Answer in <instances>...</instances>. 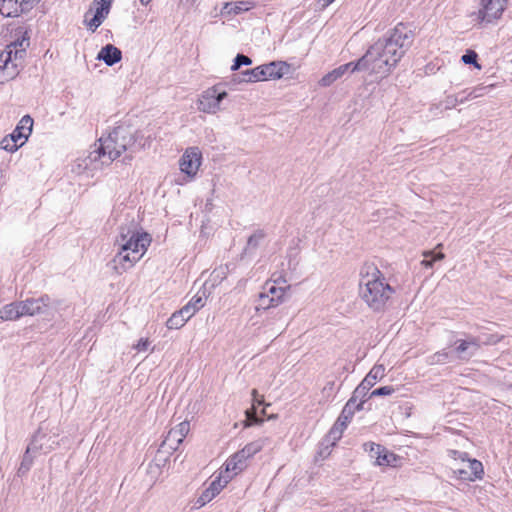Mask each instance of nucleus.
<instances>
[{
    "mask_svg": "<svg viewBox=\"0 0 512 512\" xmlns=\"http://www.w3.org/2000/svg\"><path fill=\"white\" fill-rule=\"evenodd\" d=\"M150 142L151 135L145 137L131 126L119 125L107 137H101L98 143L91 146L85 158L78 159V167L83 170L101 168L111 164L125 151L135 153L149 147Z\"/></svg>",
    "mask_w": 512,
    "mask_h": 512,
    "instance_id": "f257e3e1",
    "label": "nucleus"
},
{
    "mask_svg": "<svg viewBox=\"0 0 512 512\" xmlns=\"http://www.w3.org/2000/svg\"><path fill=\"white\" fill-rule=\"evenodd\" d=\"M412 42V31L404 24H398L387 36L372 44L364 54L368 73L388 75L396 67Z\"/></svg>",
    "mask_w": 512,
    "mask_h": 512,
    "instance_id": "f03ea898",
    "label": "nucleus"
},
{
    "mask_svg": "<svg viewBox=\"0 0 512 512\" xmlns=\"http://www.w3.org/2000/svg\"><path fill=\"white\" fill-rule=\"evenodd\" d=\"M150 243V235L139 232L136 223L132 222L127 227L121 226L116 239L119 250L110 262L112 269L121 275L132 268L143 257Z\"/></svg>",
    "mask_w": 512,
    "mask_h": 512,
    "instance_id": "7ed1b4c3",
    "label": "nucleus"
},
{
    "mask_svg": "<svg viewBox=\"0 0 512 512\" xmlns=\"http://www.w3.org/2000/svg\"><path fill=\"white\" fill-rule=\"evenodd\" d=\"M395 290L384 274L373 264H366L360 271L359 295L373 311L384 310Z\"/></svg>",
    "mask_w": 512,
    "mask_h": 512,
    "instance_id": "20e7f679",
    "label": "nucleus"
},
{
    "mask_svg": "<svg viewBox=\"0 0 512 512\" xmlns=\"http://www.w3.org/2000/svg\"><path fill=\"white\" fill-rule=\"evenodd\" d=\"M29 46V38L25 36L22 39L10 43L0 53V82H6L14 79L19 68L22 67L26 48Z\"/></svg>",
    "mask_w": 512,
    "mask_h": 512,
    "instance_id": "39448f33",
    "label": "nucleus"
},
{
    "mask_svg": "<svg viewBox=\"0 0 512 512\" xmlns=\"http://www.w3.org/2000/svg\"><path fill=\"white\" fill-rule=\"evenodd\" d=\"M269 441L268 438H259L246 444L243 449L233 454L225 463L226 472H232L233 475H237L239 472L244 470L247 466L246 462L248 459L253 457L255 454L260 452Z\"/></svg>",
    "mask_w": 512,
    "mask_h": 512,
    "instance_id": "423d86ee",
    "label": "nucleus"
},
{
    "mask_svg": "<svg viewBox=\"0 0 512 512\" xmlns=\"http://www.w3.org/2000/svg\"><path fill=\"white\" fill-rule=\"evenodd\" d=\"M508 0H480L478 11L473 13L481 24H490L498 20L506 9Z\"/></svg>",
    "mask_w": 512,
    "mask_h": 512,
    "instance_id": "0eeeda50",
    "label": "nucleus"
},
{
    "mask_svg": "<svg viewBox=\"0 0 512 512\" xmlns=\"http://www.w3.org/2000/svg\"><path fill=\"white\" fill-rule=\"evenodd\" d=\"M46 437V434L43 433V428L40 427L36 433L33 435L30 444L28 445L25 454L23 456L20 470L25 469L28 470L32 465L34 454L41 451L43 453H49L55 448L56 442L53 441L52 444L42 443V439Z\"/></svg>",
    "mask_w": 512,
    "mask_h": 512,
    "instance_id": "6e6552de",
    "label": "nucleus"
},
{
    "mask_svg": "<svg viewBox=\"0 0 512 512\" xmlns=\"http://www.w3.org/2000/svg\"><path fill=\"white\" fill-rule=\"evenodd\" d=\"M21 314L23 316L35 315H49L53 316V307L51 306L50 298L45 295L39 298H28L24 301H19Z\"/></svg>",
    "mask_w": 512,
    "mask_h": 512,
    "instance_id": "1a4fd4ad",
    "label": "nucleus"
},
{
    "mask_svg": "<svg viewBox=\"0 0 512 512\" xmlns=\"http://www.w3.org/2000/svg\"><path fill=\"white\" fill-rule=\"evenodd\" d=\"M227 97L226 91H218L216 86L205 90L198 100V110L215 114L220 110V103Z\"/></svg>",
    "mask_w": 512,
    "mask_h": 512,
    "instance_id": "9d476101",
    "label": "nucleus"
},
{
    "mask_svg": "<svg viewBox=\"0 0 512 512\" xmlns=\"http://www.w3.org/2000/svg\"><path fill=\"white\" fill-rule=\"evenodd\" d=\"M113 0H94L92 5L95 9L91 18L89 15L92 13V8L85 13L84 23L89 30L95 32L96 29L103 23L108 16Z\"/></svg>",
    "mask_w": 512,
    "mask_h": 512,
    "instance_id": "9b49d317",
    "label": "nucleus"
},
{
    "mask_svg": "<svg viewBox=\"0 0 512 512\" xmlns=\"http://www.w3.org/2000/svg\"><path fill=\"white\" fill-rule=\"evenodd\" d=\"M190 430L188 421H183L169 430L165 439L161 443L160 449L167 453L177 450Z\"/></svg>",
    "mask_w": 512,
    "mask_h": 512,
    "instance_id": "f8f14e48",
    "label": "nucleus"
},
{
    "mask_svg": "<svg viewBox=\"0 0 512 512\" xmlns=\"http://www.w3.org/2000/svg\"><path fill=\"white\" fill-rule=\"evenodd\" d=\"M357 410L358 409H356L355 405H353L352 403L347 402L345 404L337 421L332 426L327 435V439L328 441H332V445H334L336 441H338L342 437L344 430L346 429L348 423L351 421L355 411Z\"/></svg>",
    "mask_w": 512,
    "mask_h": 512,
    "instance_id": "ddd939ff",
    "label": "nucleus"
},
{
    "mask_svg": "<svg viewBox=\"0 0 512 512\" xmlns=\"http://www.w3.org/2000/svg\"><path fill=\"white\" fill-rule=\"evenodd\" d=\"M202 153L198 147H189L180 158V170L189 177H194L201 165Z\"/></svg>",
    "mask_w": 512,
    "mask_h": 512,
    "instance_id": "4468645a",
    "label": "nucleus"
},
{
    "mask_svg": "<svg viewBox=\"0 0 512 512\" xmlns=\"http://www.w3.org/2000/svg\"><path fill=\"white\" fill-rule=\"evenodd\" d=\"M458 478L465 481H475L476 479H481L484 470L483 465L480 461L476 459H469L464 468L458 469L455 471Z\"/></svg>",
    "mask_w": 512,
    "mask_h": 512,
    "instance_id": "2eb2a0df",
    "label": "nucleus"
},
{
    "mask_svg": "<svg viewBox=\"0 0 512 512\" xmlns=\"http://www.w3.org/2000/svg\"><path fill=\"white\" fill-rule=\"evenodd\" d=\"M455 344L457 345L455 351L461 359H468L472 357L480 348L479 338L473 336L457 340Z\"/></svg>",
    "mask_w": 512,
    "mask_h": 512,
    "instance_id": "dca6fc26",
    "label": "nucleus"
},
{
    "mask_svg": "<svg viewBox=\"0 0 512 512\" xmlns=\"http://www.w3.org/2000/svg\"><path fill=\"white\" fill-rule=\"evenodd\" d=\"M33 119L29 115H25L22 117L16 128L13 130L11 134V138L18 143V145L23 146L29 135L32 132Z\"/></svg>",
    "mask_w": 512,
    "mask_h": 512,
    "instance_id": "f3484780",
    "label": "nucleus"
},
{
    "mask_svg": "<svg viewBox=\"0 0 512 512\" xmlns=\"http://www.w3.org/2000/svg\"><path fill=\"white\" fill-rule=\"evenodd\" d=\"M227 483V478L223 480L221 476H218L215 480L212 481L210 486L202 492L196 503L199 506H203L210 502L216 495L220 493V491L226 486Z\"/></svg>",
    "mask_w": 512,
    "mask_h": 512,
    "instance_id": "a211bd4d",
    "label": "nucleus"
},
{
    "mask_svg": "<svg viewBox=\"0 0 512 512\" xmlns=\"http://www.w3.org/2000/svg\"><path fill=\"white\" fill-rule=\"evenodd\" d=\"M265 79H280L290 72V65L284 61H273L263 65Z\"/></svg>",
    "mask_w": 512,
    "mask_h": 512,
    "instance_id": "6ab92c4d",
    "label": "nucleus"
},
{
    "mask_svg": "<svg viewBox=\"0 0 512 512\" xmlns=\"http://www.w3.org/2000/svg\"><path fill=\"white\" fill-rule=\"evenodd\" d=\"M97 59L104 61L108 66H113L122 59V52L119 48L112 44H107L101 48Z\"/></svg>",
    "mask_w": 512,
    "mask_h": 512,
    "instance_id": "aec40b11",
    "label": "nucleus"
},
{
    "mask_svg": "<svg viewBox=\"0 0 512 512\" xmlns=\"http://www.w3.org/2000/svg\"><path fill=\"white\" fill-rule=\"evenodd\" d=\"M265 79V72L263 65H260L258 67H255L253 69H248L245 71H242L239 75L235 76L233 78L234 82L241 83H253L258 81H264Z\"/></svg>",
    "mask_w": 512,
    "mask_h": 512,
    "instance_id": "412c9836",
    "label": "nucleus"
},
{
    "mask_svg": "<svg viewBox=\"0 0 512 512\" xmlns=\"http://www.w3.org/2000/svg\"><path fill=\"white\" fill-rule=\"evenodd\" d=\"M280 280L281 277H279L276 280H269L262 287V291L268 294L270 298L273 297V300H277L278 305H280L283 302L284 295L287 289V287L278 286Z\"/></svg>",
    "mask_w": 512,
    "mask_h": 512,
    "instance_id": "4be33fe9",
    "label": "nucleus"
},
{
    "mask_svg": "<svg viewBox=\"0 0 512 512\" xmlns=\"http://www.w3.org/2000/svg\"><path fill=\"white\" fill-rule=\"evenodd\" d=\"M254 7L251 1H236L225 3L221 9V15H238L242 12L249 11Z\"/></svg>",
    "mask_w": 512,
    "mask_h": 512,
    "instance_id": "5701e85b",
    "label": "nucleus"
},
{
    "mask_svg": "<svg viewBox=\"0 0 512 512\" xmlns=\"http://www.w3.org/2000/svg\"><path fill=\"white\" fill-rule=\"evenodd\" d=\"M0 13L5 17H17L24 11L20 0H0Z\"/></svg>",
    "mask_w": 512,
    "mask_h": 512,
    "instance_id": "b1692460",
    "label": "nucleus"
},
{
    "mask_svg": "<svg viewBox=\"0 0 512 512\" xmlns=\"http://www.w3.org/2000/svg\"><path fill=\"white\" fill-rule=\"evenodd\" d=\"M22 317L19 301L4 305L0 309V319L2 321H14Z\"/></svg>",
    "mask_w": 512,
    "mask_h": 512,
    "instance_id": "393cba45",
    "label": "nucleus"
},
{
    "mask_svg": "<svg viewBox=\"0 0 512 512\" xmlns=\"http://www.w3.org/2000/svg\"><path fill=\"white\" fill-rule=\"evenodd\" d=\"M205 302V291H203L201 294L198 292L185 306L182 307L184 309V314H188L190 317H192L199 309L204 307Z\"/></svg>",
    "mask_w": 512,
    "mask_h": 512,
    "instance_id": "a878e982",
    "label": "nucleus"
},
{
    "mask_svg": "<svg viewBox=\"0 0 512 512\" xmlns=\"http://www.w3.org/2000/svg\"><path fill=\"white\" fill-rule=\"evenodd\" d=\"M265 238L266 233L263 229H257L256 231H254V233L250 235L247 240L246 246L244 248V253H254L259 248V246L261 245Z\"/></svg>",
    "mask_w": 512,
    "mask_h": 512,
    "instance_id": "bb28decb",
    "label": "nucleus"
},
{
    "mask_svg": "<svg viewBox=\"0 0 512 512\" xmlns=\"http://www.w3.org/2000/svg\"><path fill=\"white\" fill-rule=\"evenodd\" d=\"M369 390L370 388L361 382L354 390L352 397L348 400V402L355 405L356 409H362Z\"/></svg>",
    "mask_w": 512,
    "mask_h": 512,
    "instance_id": "cd10ccee",
    "label": "nucleus"
},
{
    "mask_svg": "<svg viewBox=\"0 0 512 512\" xmlns=\"http://www.w3.org/2000/svg\"><path fill=\"white\" fill-rule=\"evenodd\" d=\"M190 318L188 314H184V309L181 308L171 315L166 322V326L168 329H179L183 327Z\"/></svg>",
    "mask_w": 512,
    "mask_h": 512,
    "instance_id": "c85d7f7f",
    "label": "nucleus"
},
{
    "mask_svg": "<svg viewBox=\"0 0 512 512\" xmlns=\"http://www.w3.org/2000/svg\"><path fill=\"white\" fill-rule=\"evenodd\" d=\"M385 375V368L383 365H375L369 373L365 376L362 382L368 386V388H372L378 380L382 379Z\"/></svg>",
    "mask_w": 512,
    "mask_h": 512,
    "instance_id": "c756f323",
    "label": "nucleus"
},
{
    "mask_svg": "<svg viewBox=\"0 0 512 512\" xmlns=\"http://www.w3.org/2000/svg\"><path fill=\"white\" fill-rule=\"evenodd\" d=\"M274 298H270L268 294L261 291L256 300L255 310L256 312L266 311L270 308L277 307V300H273Z\"/></svg>",
    "mask_w": 512,
    "mask_h": 512,
    "instance_id": "7c9ffc66",
    "label": "nucleus"
},
{
    "mask_svg": "<svg viewBox=\"0 0 512 512\" xmlns=\"http://www.w3.org/2000/svg\"><path fill=\"white\" fill-rule=\"evenodd\" d=\"M339 67L342 68L344 75L347 72H350V73L363 72V71L368 72L366 58L364 57V55L360 59H358L356 62L352 61V62L343 64V65H340Z\"/></svg>",
    "mask_w": 512,
    "mask_h": 512,
    "instance_id": "2f4dec72",
    "label": "nucleus"
},
{
    "mask_svg": "<svg viewBox=\"0 0 512 512\" xmlns=\"http://www.w3.org/2000/svg\"><path fill=\"white\" fill-rule=\"evenodd\" d=\"M344 76L343 70L340 67L333 69L332 71L325 74L320 80L319 85L322 87H329L335 81Z\"/></svg>",
    "mask_w": 512,
    "mask_h": 512,
    "instance_id": "473e14b6",
    "label": "nucleus"
},
{
    "mask_svg": "<svg viewBox=\"0 0 512 512\" xmlns=\"http://www.w3.org/2000/svg\"><path fill=\"white\" fill-rule=\"evenodd\" d=\"M423 256L424 259L421 261V264L426 268H432L435 261H439L445 258L444 253H435V251H425L423 252Z\"/></svg>",
    "mask_w": 512,
    "mask_h": 512,
    "instance_id": "72a5a7b5",
    "label": "nucleus"
},
{
    "mask_svg": "<svg viewBox=\"0 0 512 512\" xmlns=\"http://www.w3.org/2000/svg\"><path fill=\"white\" fill-rule=\"evenodd\" d=\"M395 461H396L395 454L388 452L384 448V452L380 453L379 456H376L375 463L379 466H392Z\"/></svg>",
    "mask_w": 512,
    "mask_h": 512,
    "instance_id": "f704fd0d",
    "label": "nucleus"
},
{
    "mask_svg": "<svg viewBox=\"0 0 512 512\" xmlns=\"http://www.w3.org/2000/svg\"><path fill=\"white\" fill-rule=\"evenodd\" d=\"M20 148V145L16 141H14L10 135L5 136L0 141V149H3L8 152H15Z\"/></svg>",
    "mask_w": 512,
    "mask_h": 512,
    "instance_id": "c9c22d12",
    "label": "nucleus"
},
{
    "mask_svg": "<svg viewBox=\"0 0 512 512\" xmlns=\"http://www.w3.org/2000/svg\"><path fill=\"white\" fill-rule=\"evenodd\" d=\"M364 449H365V451H367L369 453V456L371 458H374L375 460H376V456H379L380 453L384 452L383 446L373 443V442L365 443Z\"/></svg>",
    "mask_w": 512,
    "mask_h": 512,
    "instance_id": "e433bc0d",
    "label": "nucleus"
},
{
    "mask_svg": "<svg viewBox=\"0 0 512 512\" xmlns=\"http://www.w3.org/2000/svg\"><path fill=\"white\" fill-rule=\"evenodd\" d=\"M252 64L251 58L244 54H237L234 63L231 66L232 71H237L242 65H250Z\"/></svg>",
    "mask_w": 512,
    "mask_h": 512,
    "instance_id": "4c0bfd02",
    "label": "nucleus"
},
{
    "mask_svg": "<svg viewBox=\"0 0 512 512\" xmlns=\"http://www.w3.org/2000/svg\"><path fill=\"white\" fill-rule=\"evenodd\" d=\"M394 392H395L394 387H392V386H383V387H379V388L373 390L370 393L369 398H372V397H375V396L391 395Z\"/></svg>",
    "mask_w": 512,
    "mask_h": 512,
    "instance_id": "58836bf2",
    "label": "nucleus"
},
{
    "mask_svg": "<svg viewBox=\"0 0 512 512\" xmlns=\"http://www.w3.org/2000/svg\"><path fill=\"white\" fill-rule=\"evenodd\" d=\"M477 53L470 50V51H467L466 54H464L462 56V61L465 63V64H473L475 65L477 68H480V66L477 64Z\"/></svg>",
    "mask_w": 512,
    "mask_h": 512,
    "instance_id": "ea45409f",
    "label": "nucleus"
},
{
    "mask_svg": "<svg viewBox=\"0 0 512 512\" xmlns=\"http://www.w3.org/2000/svg\"><path fill=\"white\" fill-rule=\"evenodd\" d=\"M449 358V355L447 352L445 351H440V352H437L435 353L432 357H431V364H439V363H444L448 360Z\"/></svg>",
    "mask_w": 512,
    "mask_h": 512,
    "instance_id": "a19ab883",
    "label": "nucleus"
},
{
    "mask_svg": "<svg viewBox=\"0 0 512 512\" xmlns=\"http://www.w3.org/2000/svg\"><path fill=\"white\" fill-rule=\"evenodd\" d=\"M458 100H457V97H456V94L455 95H449L446 97L445 99V105H446V108H454L458 105Z\"/></svg>",
    "mask_w": 512,
    "mask_h": 512,
    "instance_id": "79ce46f5",
    "label": "nucleus"
},
{
    "mask_svg": "<svg viewBox=\"0 0 512 512\" xmlns=\"http://www.w3.org/2000/svg\"><path fill=\"white\" fill-rule=\"evenodd\" d=\"M149 341L148 339H144V338H141L138 343L134 346V348L141 352V351H146L149 347Z\"/></svg>",
    "mask_w": 512,
    "mask_h": 512,
    "instance_id": "37998d69",
    "label": "nucleus"
},
{
    "mask_svg": "<svg viewBox=\"0 0 512 512\" xmlns=\"http://www.w3.org/2000/svg\"><path fill=\"white\" fill-rule=\"evenodd\" d=\"M476 98L483 97L487 91L490 89V86H476L473 88Z\"/></svg>",
    "mask_w": 512,
    "mask_h": 512,
    "instance_id": "c03bdc74",
    "label": "nucleus"
},
{
    "mask_svg": "<svg viewBox=\"0 0 512 512\" xmlns=\"http://www.w3.org/2000/svg\"><path fill=\"white\" fill-rule=\"evenodd\" d=\"M43 429L44 427L41 426ZM46 434V437L42 439V443H45V444H52L53 441L56 442V445L55 447L58 445V442L55 440V438L58 436V433H54L53 437L52 436H48V434L46 432H44Z\"/></svg>",
    "mask_w": 512,
    "mask_h": 512,
    "instance_id": "a18cd8bd",
    "label": "nucleus"
},
{
    "mask_svg": "<svg viewBox=\"0 0 512 512\" xmlns=\"http://www.w3.org/2000/svg\"><path fill=\"white\" fill-rule=\"evenodd\" d=\"M20 2L22 4L23 11L26 12L32 8L33 4L36 3L37 0H20Z\"/></svg>",
    "mask_w": 512,
    "mask_h": 512,
    "instance_id": "49530a36",
    "label": "nucleus"
},
{
    "mask_svg": "<svg viewBox=\"0 0 512 512\" xmlns=\"http://www.w3.org/2000/svg\"><path fill=\"white\" fill-rule=\"evenodd\" d=\"M252 398H253V407L256 405H261L263 403V399L259 398L258 391L256 389L252 390Z\"/></svg>",
    "mask_w": 512,
    "mask_h": 512,
    "instance_id": "de8ad7c7",
    "label": "nucleus"
},
{
    "mask_svg": "<svg viewBox=\"0 0 512 512\" xmlns=\"http://www.w3.org/2000/svg\"><path fill=\"white\" fill-rule=\"evenodd\" d=\"M456 97H457V100H458V103L459 104H462L466 101H469L467 95H466V91H461L459 92L458 94H456Z\"/></svg>",
    "mask_w": 512,
    "mask_h": 512,
    "instance_id": "09e8293b",
    "label": "nucleus"
},
{
    "mask_svg": "<svg viewBox=\"0 0 512 512\" xmlns=\"http://www.w3.org/2000/svg\"><path fill=\"white\" fill-rule=\"evenodd\" d=\"M466 91V95L468 97L469 100H473V99H476V96H475V93H474V89H470V90H465Z\"/></svg>",
    "mask_w": 512,
    "mask_h": 512,
    "instance_id": "8fccbe9b",
    "label": "nucleus"
},
{
    "mask_svg": "<svg viewBox=\"0 0 512 512\" xmlns=\"http://www.w3.org/2000/svg\"><path fill=\"white\" fill-rule=\"evenodd\" d=\"M213 273L216 274L217 277H225V271L223 268L217 269Z\"/></svg>",
    "mask_w": 512,
    "mask_h": 512,
    "instance_id": "3c124183",
    "label": "nucleus"
},
{
    "mask_svg": "<svg viewBox=\"0 0 512 512\" xmlns=\"http://www.w3.org/2000/svg\"><path fill=\"white\" fill-rule=\"evenodd\" d=\"M151 0H140L142 5H147Z\"/></svg>",
    "mask_w": 512,
    "mask_h": 512,
    "instance_id": "603ef678",
    "label": "nucleus"
},
{
    "mask_svg": "<svg viewBox=\"0 0 512 512\" xmlns=\"http://www.w3.org/2000/svg\"><path fill=\"white\" fill-rule=\"evenodd\" d=\"M324 2V6H327L329 5L331 2H333V0H323Z\"/></svg>",
    "mask_w": 512,
    "mask_h": 512,
    "instance_id": "864d4df0",
    "label": "nucleus"
}]
</instances>
